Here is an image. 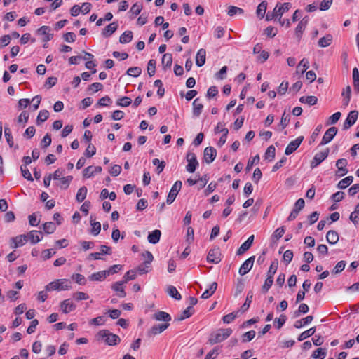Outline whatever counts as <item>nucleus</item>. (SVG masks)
Listing matches in <instances>:
<instances>
[{"label": "nucleus", "mask_w": 359, "mask_h": 359, "mask_svg": "<svg viewBox=\"0 0 359 359\" xmlns=\"http://www.w3.org/2000/svg\"><path fill=\"white\" fill-rule=\"evenodd\" d=\"M232 333L231 328L219 329L210 334L208 343L211 345L222 342L226 339Z\"/></svg>", "instance_id": "nucleus-1"}, {"label": "nucleus", "mask_w": 359, "mask_h": 359, "mask_svg": "<svg viewBox=\"0 0 359 359\" xmlns=\"http://www.w3.org/2000/svg\"><path fill=\"white\" fill-rule=\"evenodd\" d=\"M97 336L99 338L104 339L105 343L109 346L116 345L120 341V338L118 335L111 333L107 330H100Z\"/></svg>", "instance_id": "nucleus-2"}, {"label": "nucleus", "mask_w": 359, "mask_h": 359, "mask_svg": "<svg viewBox=\"0 0 359 359\" xmlns=\"http://www.w3.org/2000/svg\"><path fill=\"white\" fill-rule=\"evenodd\" d=\"M71 288L69 281L66 279L55 280L46 286V291L52 290H68Z\"/></svg>", "instance_id": "nucleus-3"}, {"label": "nucleus", "mask_w": 359, "mask_h": 359, "mask_svg": "<svg viewBox=\"0 0 359 359\" xmlns=\"http://www.w3.org/2000/svg\"><path fill=\"white\" fill-rule=\"evenodd\" d=\"M222 260V254L219 248H214L210 250L208 256L207 261L212 264H218Z\"/></svg>", "instance_id": "nucleus-4"}, {"label": "nucleus", "mask_w": 359, "mask_h": 359, "mask_svg": "<svg viewBox=\"0 0 359 359\" xmlns=\"http://www.w3.org/2000/svg\"><path fill=\"white\" fill-rule=\"evenodd\" d=\"M182 187V182L181 181H175V183L173 184L172 187L171 188L168 198H167V203L171 204L174 202L177 195L178 194L179 191L181 189Z\"/></svg>", "instance_id": "nucleus-5"}, {"label": "nucleus", "mask_w": 359, "mask_h": 359, "mask_svg": "<svg viewBox=\"0 0 359 359\" xmlns=\"http://www.w3.org/2000/svg\"><path fill=\"white\" fill-rule=\"evenodd\" d=\"M292 8L291 3L286 2L284 4L278 3L273 8L274 13L278 18H281L282 15L287 12Z\"/></svg>", "instance_id": "nucleus-6"}, {"label": "nucleus", "mask_w": 359, "mask_h": 359, "mask_svg": "<svg viewBox=\"0 0 359 359\" xmlns=\"http://www.w3.org/2000/svg\"><path fill=\"white\" fill-rule=\"evenodd\" d=\"M255 259V257L251 256L243 263L238 271V273L241 276L245 275L251 270L253 266Z\"/></svg>", "instance_id": "nucleus-7"}, {"label": "nucleus", "mask_w": 359, "mask_h": 359, "mask_svg": "<svg viewBox=\"0 0 359 359\" xmlns=\"http://www.w3.org/2000/svg\"><path fill=\"white\" fill-rule=\"evenodd\" d=\"M337 131H338L337 128L334 126L327 129L323 137L320 144L324 145V144H327L329 142H330L332 140V139L334 137V136L337 135Z\"/></svg>", "instance_id": "nucleus-8"}, {"label": "nucleus", "mask_w": 359, "mask_h": 359, "mask_svg": "<svg viewBox=\"0 0 359 359\" xmlns=\"http://www.w3.org/2000/svg\"><path fill=\"white\" fill-rule=\"evenodd\" d=\"M187 160L188 162L186 167L187 170L189 172H194L198 164L196 155L194 153H188L187 155Z\"/></svg>", "instance_id": "nucleus-9"}, {"label": "nucleus", "mask_w": 359, "mask_h": 359, "mask_svg": "<svg viewBox=\"0 0 359 359\" xmlns=\"http://www.w3.org/2000/svg\"><path fill=\"white\" fill-rule=\"evenodd\" d=\"M303 140L304 137L299 136L296 140L290 142L285 150V154L286 155L292 154L299 147Z\"/></svg>", "instance_id": "nucleus-10"}, {"label": "nucleus", "mask_w": 359, "mask_h": 359, "mask_svg": "<svg viewBox=\"0 0 359 359\" xmlns=\"http://www.w3.org/2000/svg\"><path fill=\"white\" fill-rule=\"evenodd\" d=\"M358 112L357 111H355V110L351 111L348 114V115L344 123V126H343L344 130H347L351 126L354 125L358 119Z\"/></svg>", "instance_id": "nucleus-11"}, {"label": "nucleus", "mask_w": 359, "mask_h": 359, "mask_svg": "<svg viewBox=\"0 0 359 359\" xmlns=\"http://www.w3.org/2000/svg\"><path fill=\"white\" fill-rule=\"evenodd\" d=\"M217 154V151L212 147H208L204 149V160L207 163H212Z\"/></svg>", "instance_id": "nucleus-12"}, {"label": "nucleus", "mask_w": 359, "mask_h": 359, "mask_svg": "<svg viewBox=\"0 0 359 359\" xmlns=\"http://www.w3.org/2000/svg\"><path fill=\"white\" fill-rule=\"evenodd\" d=\"M347 161L344 158L339 159L336 163V166L337 168V171L336 172V175L338 177H343L347 173V170L345 168L346 166Z\"/></svg>", "instance_id": "nucleus-13"}, {"label": "nucleus", "mask_w": 359, "mask_h": 359, "mask_svg": "<svg viewBox=\"0 0 359 359\" xmlns=\"http://www.w3.org/2000/svg\"><path fill=\"white\" fill-rule=\"evenodd\" d=\"M27 241L25 234H22L11 239V246L12 248H17L24 245Z\"/></svg>", "instance_id": "nucleus-14"}, {"label": "nucleus", "mask_w": 359, "mask_h": 359, "mask_svg": "<svg viewBox=\"0 0 359 359\" xmlns=\"http://www.w3.org/2000/svg\"><path fill=\"white\" fill-rule=\"evenodd\" d=\"M254 241V235L250 236L246 241H245L238 249L236 252L237 255H241L248 251Z\"/></svg>", "instance_id": "nucleus-15"}, {"label": "nucleus", "mask_w": 359, "mask_h": 359, "mask_svg": "<svg viewBox=\"0 0 359 359\" xmlns=\"http://www.w3.org/2000/svg\"><path fill=\"white\" fill-rule=\"evenodd\" d=\"M60 309L64 313H68L76 309V305L68 299L60 303Z\"/></svg>", "instance_id": "nucleus-16"}, {"label": "nucleus", "mask_w": 359, "mask_h": 359, "mask_svg": "<svg viewBox=\"0 0 359 359\" xmlns=\"http://www.w3.org/2000/svg\"><path fill=\"white\" fill-rule=\"evenodd\" d=\"M169 326V323H163L154 325L148 332L149 336H154L163 332Z\"/></svg>", "instance_id": "nucleus-17"}, {"label": "nucleus", "mask_w": 359, "mask_h": 359, "mask_svg": "<svg viewBox=\"0 0 359 359\" xmlns=\"http://www.w3.org/2000/svg\"><path fill=\"white\" fill-rule=\"evenodd\" d=\"M42 233L41 231H31L27 234H25L27 241H29L32 244H36L41 240Z\"/></svg>", "instance_id": "nucleus-18"}, {"label": "nucleus", "mask_w": 359, "mask_h": 359, "mask_svg": "<svg viewBox=\"0 0 359 359\" xmlns=\"http://www.w3.org/2000/svg\"><path fill=\"white\" fill-rule=\"evenodd\" d=\"M221 126H223L222 123H218L215 130V133H223V135H222V137H220L219 142H218V145L219 147H222L223 144H225L226 141V138H227V135H228V133H229V130L227 128H222L221 130H219V127Z\"/></svg>", "instance_id": "nucleus-19"}, {"label": "nucleus", "mask_w": 359, "mask_h": 359, "mask_svg": "<svg viewBox=\"0 0 359 359\" xmlns=\"http://www.w3.org/2000/svg\"><path fill=\"white\" fill-rule=\"evenodd\" d=\"M102 171L100 166H88L83 170V177L90 178L94 176L95 173H98Z\"/></svg>", "instance_id": "nucleus-20"}, {"label": "nucleus", "mask_w": 359, "mask_h": 359, "mask_svg": "<svg viewBox=\"0 0 359 359\" xmlns=\"http://www.w3.org/2000/svg\"><path fill=\"white\" fill-rule=\"evenodd\" d=\"M328 155V149L325 151L318 153L315 155L313 160L311 162V166L315 167L323 161Z\"/></svg>", "instance_id": "nucleus-21"}, {"label": "nucleus", "mask_w": 359, "mask_h": 359, "mask_svg": "<svg viewBox=\"0 0 359 359\" xmlns=\"http://www.w3.org/2000/svg\"><path fill=\"white\" fill-rule=\"evenodd\" d=\"M118 28V23L116 22H111L102 31V35L104 37L110 36L113 33L116 32Z\"/></svg>", "instance_id": "nucleus-22"}, {"label": "nucleus", "mask_w": 359, "mask_h": 359, "mask_svg": "<svg viewBox=\"0 0 359 359\" xmlns=\"http://www.w3.org/2000/svg\"><path fill=\"white\" fill-rule=\"evenodd\" d=\"M123 283H124L123 281L116 282L111 286L112 290L117 292V295L121 298H123L126 296V293L123 287Z\"/></svg>", "instance_id": "nucleus-23"}, {"label": "nucleus", "mask_w": 359, "mask_h": 359, "mask_svg": "<svg viewBox=\"0 0 359 359\" xmlns=\"http://www.w3.org/2000/svg\"><path fill=\"white\" fill-rule=\"evenodd\" d=\"M153 318L158 321H164L165 323H168L171 320L170 316L165 311H158L154 314Z\"/></svg>", "instance_id": "nucleus-24"}, {"label": "nucleus", "mask_w": 359, "mask_h": 359, "mask_svg": "<svg viewBox=\"0 0 359 359\" xmlns=\"http://www.w3.org/2000/svg\"><path fill=\"white\" fill-rule=\"evenodd\" d=\"M206 52L205 49H200L196 56V64L198 67H202L205 62Z\"/></svg>", "instance_id": "nucleus-25"}, {"label": "nucleus", "mask_w": 359, "mask_h": 359, "mask_svg": "<svg viewBox=\"0 0 359 359\" xmlns=\"http://www.w3.org/2000/svg\"><path fill=\"white\" fill-rule=\"evenodd\" d=\"M341 96L344 97V105L348 106L351 98V88L350 86H347L345 88L343 89Z\"/></svg>", "instance_id": "nucleus-26"}, {"label": "nucleus", "mask_w": 359, "mask_h": 359, "mask_svg": "<svg viewBox=\"0 0 359 359\" xmlns=\"http://www.w3.org/2000/svg\"><path fill=\"white\" fill-rule=\"evenodd\" d=\"M161 236V231L156 229V230L153 231L151 233H149V234L148 235V237H147L148 241L150 243L156 244L159 241Z\"/></svg>", "instance_id": "nucleus-27"}, {"label": "nucleus", "mask_w": 359, "mask_h": 359, "mask_svg": "<svg viewBox=\"0 0 359 359\" xmlns=\"http://www.w3.org/2000/svg\"><path fill=\"white\" fill-rule=\"evenodd\" d=\"M108 276L106 270L101 271L97 273H93L89 279L92 281H102L104 280L106 277Z\"/></svg>", "instance_id": "nucleus-28"}, {"label": "nucleus", "mask_w": 359, "mask_h": 359, "mask_svg": "<svg viewBox=\"0 0 359 359\" xmlns=\"http://www.w3.org/2000/svg\"><path fill=\"white\" fill-rule=\"evenodd\" d=\"M90 225L92 226L90 233L93 236H97L100 233L101 230V224L99 222H95V219H93V216L91 215L90 217Z\"/></svg>", "instance_id": "nucleus-29"}, {"label": "nucleus", "mask_w": 359, "mask_h": 359, "mask_svg": "<svg viewBox=\"0 0 359 359\" xmlns=\"http://www.w3.org/2000/svg\"><path fill=\"white\" fill-rule=\"evenodd\" d=\"M326 240L330 244H335L339 241L338 233L335 231L330 230L327 233Z\"/></svg>", "instance_id": "nucleus-30"}, {"label": "nucleus", "mask_w": 359, "mask_h": 359, "mask_svg": "<svg viewBox=\"0 0 359 359\" xmlns=\"http://www.w3.org/2000/svg\"><path fill=\"white\" fill-rule=\"evenodd\" d=\"M193 115L196 117L200 116L202 112L203 105L198 102V98H196L193 102Z\"/></svg>", "instance_id": "nucleus-31"}, {"label": "nucleus", "mask_w": 359, "mask_h": 359, "mask_svg": "<svg viewBox=\"0 0 359 359\" xmlns=\"http://www.w3.org/2000/svg\"><path fill=\"white\" fill-rule=\"evenodd\" d=\"M217 283L216 282H213L210 287L207 289L201 295L202 299H208L211 297L217 290Z\"/></svg>", "instance_id": "nucleus-32"}, {"label": "nucleus", "mask_w": 359, "mask_h": 359, "mask_svg": "<svg viewBox=\"0 0 359 359\" xmlns=\"http://www.w3.org/2000/svg\"><path fill=\"white\" fill-rule=\"evenodd\" d=\"M299 102L304 104H308L310 106L314 105L318 102V98L316 96H302L299 98Z\"/></svg>", "instance_id": "nucleus-33"}, {"label": "nucleus", "mask_w": 359, "mask_h": 359, "mask_svg": "<svg viewBox=\"0 0 359 359\" xmlns=\"http://www.w3.org/2000/svg\"><path fill=\"white\" fill-rule=\"evenodd\" d=\"M332 41V36L331 34H327L326 36L320 38L318 43L320 47L325 48L330 46Z\"/></svg>", "instance_id": "nucleus-34"}, {"label": "nucleus", "mask_w": 359, "mask_h": 359, "mask_svg": "<svg viewBox=\"0 0 359 359\" xmlns=\"http://www.w3.org/2000/svg\"><path fill=\"white\" fill-rule=\"evenodd\" d=\"M313 320V316H308L304 318H302L299 320L296 321L294 326L296 328H301L302 327L311 323V321Z\"/></svg>", "instance_id": "nucleus-35"}, {"label": "nucleus", "mask_w": 359, "mask_h": 359, "mask_svg": "<svg viewBox=\"0 0 359 359\" xmlns=\"http://www.w3.org/2000/svg\"><path fill=\"white\" fill-rule=\"evenodd\" d=\"M132 39L133 32L131 31H126L121 35L119 41L121 43H127L130 42Z\"/></svg>", "instance_id": "nucleus-36"}, {"label": "nucleus", "mask_w": 359, "mask_h": 359, "mask_svg": "<svg viewBox=\"0 0 359 359\" xmlns=\"http://www.w3.org/2000/svg\"><path fill=\"white\" fill-rule=\"evenodd\" d=\"M87 195V188L86 187H81L76 194V199L79 203L83 201Z\"/></svg>", "instance_id": "nucleus-37"}, {"label": "nucleus", "mask_w": 359, "mask_h": 359, "mask_svg": "<svg viewBox=\"0 0 359 359\" xmlns=\"http://www.w3.org/2000/svg\"><path fill=\"white\" fill-rule=\"evenodd\" d=\"M309 22V18L307 17L304 18L297 25L295 32L298 35L299 34H302L303 31L305 29L306 25Z\"/></svg>", "instance_id": "nucleus-38"}, {"label": "nucleus", "mask_w": 359, "mask_h": 359, "mask_svg": "<svg viewBox=\"0 0 359 359\" xmlns=\"http://www.w3.org/2000/svg\"><path fill=\"white\" fill-rule=\"evenodd\" d=\"M315 332H316V327H311V328L309 329L308 330L304 331L302 333H301L299 335L297 339H298V341H302L306 339V338L312 336L315 333Z\"/></svg>", "instance_id": "nucleus-39"}, {"label": "nucleus", "mask_w": 359, "mask_h": 359, "mask_svg": "<svg viewBox=\"0 0 359 359\" xmlns=\"http://www.w3.org/2000/svg\"><path fill=\"white\" fill-rule=\"evenodd\" d=\"M167 292L168 294L176 300H180L182 298L181 294L179 293L175 287L170 285L168 287Z\"/></svg>", "instance_id": "nucleus-40"}, {"label": "nucleus", "mask_w": 359, "mask_h": 359, "mask_svg": "<svg viewBox=\"0 0 359 359\" xmlns=\"http://www.w3.org/2000/svg\"><path fill=\"white\" fill-rule=\"evenodd\" d=\"M266 7H267V3L265 1H262L257 6V14L261 18H264V16L265 15Z\"/></svg>", "instance_id": "nucleus-41"}, {"label": "nucleus", "mask_w": 359, "mask_h": 359, "mask_svg": "<svg viewBox=\"0 0 359 359\" xmlns=\"http://www.w3.org/2000/svg\"><path fill=\"white\" fill-rule=\"evenodd\" d=\"M252 297H253L252 292H248L244 304L241 307V312H245L249 309L250 305L252 302Z\"/></svg>", "instance_id": "nucleus-42"}, {"label": "nucleus", "mask_w": 359, "mask_h": 359, "mask_svg": "<svg viewBox=\"0 0 359 359\" xmlns=\"http://www.w3.org/2000/svg\"><path fill=\"white\" fill-rule=\"evenodd\" d=\"M64 171L63 169H57L54 173L50 174L47 180H65V177H62Z\"/></svg>", "instance_id": "nucleus-43"}, {"label": "nucleus", "mask_w": 359, "mask_h": 359, "mask_svg": "<svg viewBox=\"0 0 359 359\" xmlns=\"http://www.w3.org/2000/svg\"><path fill=\"white\" fill-rule=\"evenodd\" d=\"M309 67V63L307 59H302L297 67V71L300 72L302 74Z\"/></svg>", "instance_id": "nucleus-44"}, {"label": "nucleus", "mask_w": 359, "mask_h": 359, "mask_svg": "<svg viewBox=\"0 0 359 359\" xmlns=\"http://www.w3.org/2000/svg\"><path fill=\"white\" fill-rule=\"evenodd\" d=\"M49 112L47 110H41L37 116L36 123L40 125L48 118Z\"/></svg>", "instance_id": "nucleus-45"}, {"label": "nucleus", "mask_w": 359, "mask_h": 359, "mask_svg": "<svg viewBox=\"0 0 359 359\" xmlns=\"http://www.w3.org/2000/svg\"><path fill=\"white\" fill-rule=\"evenodd\" d=\"M43 229L46 233L50 234L55 231L56 226L53 222H46L43 224Z\"/></svg>", "instance_id": "nucleus-46"}, {"label": "nucleus", "mask_w": 359, "mask_h": 359, "mask_svg": "<svg viewBox=\"0 0 359 359\" xmlns=\"http://www.w3.org/2000/svg\"><path fill=\"white\" fill-rule=\"evenodd\" d=\"M194 313V310L191 306H188L184 311L182 313V314L178 316L177 320L181 321L184 320L185 318H189L192 316Z\"/></svg>", "instance_id": "nucleus-47"}, {"label": "nucleus", "mask_w": 359, "mask_h": 359, "mask_svg": "<svg viewBox=\"0 0 359 359\" xmlns=\"http://www.w3.org/2000/svg\"><path fill=\"white\" fill-rule=\"evenodd\" d=\"M172 63V56L170 53H165L162 57V64L165 67H170Z\"/></svg>", "instance_id": "nucleus-48"}, {"label": "nucleus", "mask_w": 359, "mask_h": 359, "mask_svg": "<svg viewBox=\"0 0 359 359\" xmlns=\"http://www.w3.org/2000/svg\"><path fill=\"white\" fill-rule=\"evenodd\" d=\"M326 356V351L322 348H317L312 354L314 359H324Z\"/></svg>", "instance_id": "nucleus-49"}, {"label": "nucleus", "mask_w": 359, "mask_h": 359, "mask_svg": "<svg viewBox=\"0 0 359 359\" xmlns=\"http://www.w3.org/2000/svg\"><path fill=\"white\" fill-rule=\"evenodd\" d=\"M156 72V60L151 59L149 61L147 65V72L150 77L155 74Z\"/></svg>", "instance_id": "nucleus-50"}, {"label": "nucleus", "mask_w": 359, "mask_h": 359, "mask_svg": "<svg viewBox=\"0 0 359 359\" xmlns=\"http://www.w3.org/2000/svg\"><path fill=\"white\" fill-rule=\"evenodd\" d=\"M273 283V278L267 276L266 279L265 280V282L262 287V290L264 293H266L269 291L271 285Z\"/></svg>", "instance_id": "nucleus-51"}, {"label": "nucleus", "mask_w": 359, "mask_h": 359, "mask_svg": "<svg viewBox=\"0 0 359 359\" xmlns=\"http://www.w3.org/2000/svg\"><path fill=\"white\" fill-rule=\"evenodd\" d=\"M276 149L273 145L269 146L265 152V158L271 161L275 157Z\"/></svg>", "instance_id": "nucleus-52"}, {"label": "nucleus", "mask_w": 359, "mask_h": 359, "mask_svg": "<svg viewBox=\"0 0 359 359\" xmlns=\"http://www.w3.org/2000/svg\"><path fill=\"white\" fill-rule=\"evenodd\" d=\"M256 332L254 330H250L245 332L242 336L243 342H248L255 337Z\"/></svg>", "instance_id": "nucleus-53"}, {"label": "nucleus", "mask_w": 359, "mask_h": 359, "mask_svg": "<svg viewBox=\"0 0 359 359\" xmlns=\"http://www.w3.org/2000/svg\"><path fill=\"white\" fill-rule=\"evenodd\" d=\"M4 135L6 139V141L8 145L11 147L13 146V140L11 134V131L9 128L5 127L4 128Z\"/></svg>", "instance_id": "nucleus-54"}, {"label": "nucleus", "mask_w": 359, "mask_h": 359, "mask_svg": "<svg viewBox=\"0 0 359 359\" xmlns=\"http://www.w3.org/2000/svg\"><path fill=\"white\" fill-rule=\"evenodd\" d=\"M142 69L138 67H130L127 70V74L131 76L137 77L140 75Z\"/></svg>", "instance_id": "nucleus-55"}, {"label": "nucleus", "mask_w": 359, "mask_h": 359, "mask_svg": "<svg viewBox=\"0 0 359 359\" xmlns=\"http://www.w3.org/2000/svg\"><path fill=\"white\" fill-rule=\"evenodd\" d=\"M278 262L277 260L273 261L270 265L269 269L267 272V276L273 277L276 273L278 269Z\"/></svg>", "instance_id": "nucleus-56"}, {"label": "nucleus", "mask_w": 359, "mask_h": 359, "mask_svg": "<svg viewBox=\"0 0 359 359\" xmlns=\"http://www.w3.org/2000/svg\"><path fill=\"white\" fill-rule=\"evenodd\" d=\"M287 320V317L285 315H280L279 318H276L274 320V323L276 325V327L279 330L280 329L283 325L285 323V321Z\"/></svg>", "instance_id": "nucleus-57"}, {"label": "nucleus", "mask_w": 359, "mask_h": 359, "mask_svg": "<svg viewBox=\"0 0 359 359\" xmlns=\"http://www.w3.org/2000/svg\"><path fill=\"white\" fill-rule=\"evenodd\" d=\"M136 278V271L134 270H130L128 271L123 276V282L124 283H126L129 280H132L135 279Z\"/></svg>", "instance_id": "nucleus-58"}, {"label": "nucleus", "mask_w": 359, "mask_h": 359, "mask_svg": "<svg viewBox=\"0 0 359 359\" xmlns=\"http://www.w3.org/2000/svg\"><path fill=\"white\" fill-rule=\"evenodd\" d=\"M259 155H256L255 156H254L253 158H250L248 161V164H247V166H246V168L245 170L247 171H250V169L252 168V167L255 165V164H257L259 163Z\"/></svg>", "instance_id": "nucleus-59"}, {"label": "nucleus", "mask_w": 359, "mask_h": 359, "mask_svg": "<svg viewBox=\"0 0 359 359\" xmlns=\"http://www.w3.org/2000/svg\"><path fill=\"white\" fill-rule=\"evenodd\" d=\"M346 266V262L345 261H340L339 262L335 267L334 268L332 273L334 274H338L341 273Z\"/></svg>", "instance_id": "nucleus-60"}, {"label": "nucleus", "mask_w": 359, "mask_h": 359, "mask_svg": "<svg viewBox=\"0 0 359 359\" xmlns=\"http://www.w3.org/2000/svg\"><path fill=\"white\" fill-rule=\"evenodd\" d=\"M244 11L238 7L231 6L229 7L228 15L229 16H233L236 13L243 14Z\"/></svg>", "instance_id": "nucleus-61"}, {"label": "nucleus", "mask_w": 359, "mask_h": 359, "mask_svg": "<svg viewBox=\"0 0 359 359\" xmlns=\"http://www.w3.org/2000/svg\"><path fill=\"white\" fill-rule=\"evenodd\" d=\"M290 114L284 112L282 115L280 125L282 129H284L290 122Z\"/></svg>", "instance_id": "nucleus-62"}, {"label": "nucleus", "mask_w": 359, "mask_h": 359, "mask_svg": "<svg viewBox=\"0 0 359 359\" xmlns=\"http://www.w3.org/2000/svg\"><path fill=\"white\" fill-rule=\"evenodd\" d=\"M131 99L128 97H123L118 100L117 105L120 107H128L131 104Z\"/></svg>", "instance_id": "nucleus-63"}, {"label": "nucleus", "mask_w": 359, "mask_h": 359, "mask_svg": "<svg viewBox=\"0 0 359 359\" xmlns=\"http://www.w3.org/2000/svg\"><path fill=\"white\" fill-rule=\"evenodd\" d=\"M73 297L76 301H81V300L88 299L89 298V296L86 293H85V292H76L73 294Z\"/></svg>", "instance_id": "nucleus-64"}]
</instances>
